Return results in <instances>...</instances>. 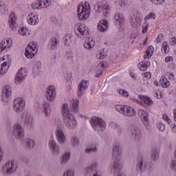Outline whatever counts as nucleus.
Instances as JSON below:
<instances>
[{
	"label": "nucleus",
	"mask_w": 176,
	"mask_h": 176,
	"mask_svg": "<svg viewBox=\"0 0 176 176\" xmlns=\"http://www.w3.org/2000/svg\"><path fill=\"white\" fill-rule=\"evenodd\" d=\"M62 115L65 126L70 130H74L77 126L76 118L70 113L67 104H63L62 107Z\"/></svg>",
	"instance_id": "obj_1"
},
{
	"label": "nucleus",
	"mask_w": 176,
	"mask_h": 176,
	"mask_svg": "<svg viewBox=\"0 0 176 176\" xmlns=\"http://www.w3.org/2000/svg\"><path fill=\"white\" fill-rule=\"evenodd\" d=\"M115 109L120 114L124 116L126 118H133L135 116L136 111L134 109L129 105H115Z\"/></svg>",
	"instance_id": "obj_2"
},
{
	"label": "nucleus",
	"mask_w": 176,
	"mask_h": 176,
	"mask_svg": "<svg viewBox=\"0 0 176 176\" xmlns=\"http://www.w3.org/2000/svg\"><path fill=\"white\" fill-rule=\"evenodd\" d=\"M92 129L96 131H103L106 129V122L102 118L92 117L89 120Z\"/></svg>",
	"instance_id": "obj_3"
},
{
	"label": "nucleus",
	"mask_w": 176,
	"mask_h": 176,
	"mask_svg": "<svg viewBox=\"0 0 176 176\" xmlns=\"http://www.w3.org/2000/svg\"><path fill=\"white\" fill-rule=\"evenodd\" d=\"M17 168L18 164H16V162L15 160H11L4 164L1 170L3 174L10 175L13 174Z\"/></svg>",
	"instance_id": "obj_4"
},
{
	"label": "nucleus",
	"mask_w": 176,
	"mask_h": 176,
	"mask_svg": "<svg viewBox=\"0 0 176 176\" xmlns=\"http://www.w3.org/2000/svg\"><path fill=\"white\" fill-rule=\"evenodd\" d=\"M25 100L23 98H16L14 100L12 109L16 113H20L25 110Z\"/></svg>",
	"instance_id": "obj_5"
},
{
	"label": "nucleus",
	"mask_w": 176,
	"mask_h": 176,
	"mask_svg": "<svg viewBox=\"0 0 176 176\" xmlns=\"http://www.w3.org/2000/svg\"><path fill=\"white\" fill-rule=\"evenodd\" d=\"M98 164L94 162L90 164L87 168L85 169V171L89 176H102V173L98 169Z\"/></svg>",
	"instance_id": "obj_6"
},
{
	"label": "nucleus",
	"mask_w": 176,
	"mask_h": 176,
	"mask_svg": "<svg viewBox=\"0 0 176 176\" xmlns=\"http://www.w3.org/2000/svg\"><path fill=\"white\" fill-rule=\"evenodd\" d=\"M129 23L131 27L137 28L142 25V19L140 17L138 10H135L131 13Z\"/></svg>",
	"instance_id": "obj_7"
},
{
	"label": "nucleus",
	"mask_w": 176,
	"mask_h": 176,
	"mask_svg": "<svg viewBox=\"0 0 176 176\" xmlns=\"http://www.w3.org/2000/svg\"><path fill=\"white\" fill-rule=\"evenodd\" d=\"M13 135L18 140H22L25 136V130L19 123L14 124L13 126Z\"/></svg>",
	"instance_id": "obj_8"
},
{
	"label": "nucleus",
	"mask_w": 176,
	"mask_h": 176,
	"mask_svg": "<svg viewBox=\"0 0 176 176\" xmlns=\"http://www.w3.org/2000/svg\"><path fill=\"white\" fill-rule=\"evenodd\" d=\"M90 8H86L84 6L78 7V17L79 20H87L89 17Z\"/></svg>",
	"instance_id": "obj_9"
},
{
	"label": "nucleus",
	"mask_w": 176,
	"mask_h": 176,
	"mask_svg": "<svg viewBox=\"0 0 176 176\" xmlns=\"http://www.w3.org/2000/svg\"><path fill=\"white\" fill-rule=\"evenodd\" d=\"M138 170L140 171L141 173L147 172L150 173L153 170V168L151 166L146 162L145 159H140L139 163H138L137 166Z\"/></svg>",
	"instance_id": "obj_10"
},
{
	"label": "nucleus",
	"mask_w": 176,
	"mask_h": 176,
	"mask_svg": "<svg viewBox=\"0 0 176 176\" xmlns=\"http://www.w3.org/2000/svg\"><path fill=\"white\" fill-rule=\"evenodd\" d=\"M1 98V102H6V104L10 102V98H12V87L10 85L3 87Z\"/></svg>",
	"instance_id": "obj_11"
},
{
	"label": "nucleus",
	"mask_w": 176,
	"mask_h": 176,
	"mask_svg": "<svg viewBox=\"0 0 176 176\" xmlns=\"http://www.w3.org/2000/svg\"><path fill=\"white\" fill-rule=\"evenodd\" d=\"M49 148L50 153H52L53 156H58V154H60V146L56 144V142L54 139L50 140Z\"/></svg>",
	"instance_id": "obj_12"
},
{
	"label": "nucleus",
	"mask_w": 176,
	"mask_h": 176,
	"mask_svg": "<svg viewBox=\"0 0 176 176\" xmlns=\"http://www.w3.org/2000/svg\"><path fill=\"white\" fill-rule=\"evenodd\" d=\"M45 97L47 100L52 102L55 100L56 97V89L54 85L50 86L46 89Z\"/></svg>",
	"instance_id": "obj_13"
},
{
	"label": "nucleus",
	"mask_w": 176,
	"mask_h": 176,
	"mask_svg": "<svg viewBox=\"0 0 176 176\" xmlns=\"http://www.w3.org/2000/svg\"><path fill=\"white\" fill-rule=\"evenodd\" d=\"M122 164L120 159H115V162L110 165V170L113 173H119L122 170Z\"/></svg>",
	"instance_id": "obj_14"
},
{
	"label": "nucleus",
	"mask_w": 176,
	"mask_h": 176,
	"mask_svg": "<svg viewBox=\"0 0 176 176\" xmlns=\"http://www.w3.org/2000/svg\"><path fill=\"white\" fill-rule=\"evenodd\" d=\"M75 32L80 38H81L80 35L82 36L89 35V30L87 28L86 25L83 23L78 26L77 30H76Z\"/></svg>",
	"instance_id": "obj_15"
},
{
	"label": "nucleus",
	"mask_w": 176,
	"mask_h": 176,
	"mask_svg": "<svg viewBox=\"0 0 176 176\" xmlns=\"http://www.w3.org/2000/svg\"><path fill=\"white\" fill-rule=\"evenodd\" d=\"M26 76V72L24 69H20L16 74V76H14V83L16 85H21L23 82H24Z\"/></svg>",
	"instance_id": "obj_16"
},
{
	"label": "nucleus",
	"mask_w": 176,
	"mask_h": 176,
	"mask_svg": "<svg viewBox=\"0 0 176 176\" xmlns=\"http://www.w3.org/2000/svg\"><path fill=\"white\" fill-rule=\"evenodd\" d=\"M122 148L119 144H114L113 147V159L120 160L122 159Z\"/></svg>",
	"instance_id": "obj_17"
},
{
	"label": "nucleus",
	"mask_w": 176,
	"mask_h": 176,
	"mask_svg": "<svg viewBox=\"0 0 176 176\" xmlns=\"http://www.w3.org/2000/svg\"><path fill=\"white\" fill-rule=\"evenodd\" d=\"M12 47V42L10 38L4 39L0 43V54L8 51Z\"/></svg>",
	"instance_id": "obj_18"
},
{
	"label": "nucleus",
	"mask_w": 176,
	"mask_h": 176,
	"mask_svg": "<svg viewBox=\"0 0 176 176\" xmlns=\"http://www.w3.org/2000/svg\"><path fill=\"white\" fill-rule=\"evenodd\" d=\"M88 85H89V82L87 80H82V82L79 83L78 89V97H80L86 92L87 89H88Z\"/></svg>",
	"instance_id": "obj_19"
},
{
	"label": "nucleus",
	"mask_w": 176,
	"mask_h": 176,
	"mask_svg": "<svg viewBox=\"0 0 176 176\" xmlns=\"http://www.w3.org/2000/svg\"><path fill=\"white\" fill-rule=\"evenodd\" d=\"M139 116L142 120L144 126L148 127L149 126V120H148V113L145 110H140L139 111Z\"/></svg>",
	"instance_id": "obj_20"
},
{
	"label": "nucleus",
	"mask_w": 176,
	"mask_h": 176,
	"mask_svg": "<svg viewBox=\"0 0 176 176\" xmlns=\"http://www.w3.org/2000/svg\"><path fill=\"white\" fill-rule=\"evenodd\" d=\"M34 47H32L31 45H29L26 47V49H25V56L27 58H29V59H32L35 56V45H33Z\"/></svg>",
	"instance_id": "obj_21"
},
{
	"label": "nucleus",
	"mask_w": 176,
	"mask_h": 176,
	"mask_svg": "<svg viewBox=\"0 0 176 176\" xmlns=\"http://www.w3.org/2000/svg\"><path fill=\"white\" fill-rule=\"evenodd\" d=\"M27 20L30 25H36L39 22L38 16L33 13H30L29 15H28Z\"/></svg>",
	"instance_id": "obj_22"
},
{
	"label": "nucleus",
	"mask_w": 176,
	"mask_h": 176,
	"mask_svg": "<svg viewBox=\"0 0 176 176\" xmlns=\"http://www.w3.org/2000/svg\"><path fill=\"white\" fill-rule=\"evenodd\" d=\"M56 135L59 144H63L65 143L67 138H65L63 131L61 129L56 130Z\"/></svg>",
	"instance_id": "obj_23"
},
{
	"label": "nucleus",
	"mask_w": 176,
	"mask_h": 176,
	"mask_svg": "<svg viewBox=\"0 0 176 176\" xmlns=\"http://www.w3.org/2000/svg\"><path fill=\"white\" fill-rule=\"evenodd\" d=\"M108 28H109V24L108 23V21L107 20H101L99 21V23L98 25V30L100 32H104L108 30Z\"/></svg>",
	"instance_id": "obj_24"
},
{
	"label": "nucleus",
	"mask_w": 176,
	"mask_h": 176,
	"mask_svg": "<svg viewBox=\"0 0 176 176\" xmlns=\"http://www.w3.org/2000/svg\"><path fill=\"white\" fill-rule=\"evenodd\" d=\"M131 134L134 136L135 140H140L142 138V131L137 126H134L131 129Z\"/></svg>",
	"instance_id": "obj_25"
},
{
	"label": "nucleus",
	"mask_w": 176,
	"mask_h": 176,
	"mask_svg": "<svg viewBox=\"0 0 176 176\" xmlns=\"http://www.w3.org/2000/svg\"><path fill=\"white\" fill-rule=\"evenodd\" d=\"M98 12H102L104 16H107L110 13L111 6L109 4L99 6L98 7Z\"/></svg>",
	"instance_id": "obj_26"
},
{
	"label": "nucleus",
	"mask_w": 176,
	"mask_h": 176,
	"mask_svg": "<svg viewBox=\"0 0 176 176\" xmlns=\"http://www.w3.org/2000/svg\"><path fill=\"white\" fill-rule=\"evenodd\" d=\"M70 157L71 154L69 152L63 153V155L60 157V164H61L63 166H65L70 160Z\"/></svg>",
	"instance_id": "obj_27"
},
{
	"label": "nucleus",
	"mask_w": 176,
	"mask_h": 176,
	"mask_svg": "<svg viewBox=\"0 0 176 176\" xmlns=\"http://www.w3.org/2000/svg\"><path fill=\"white\" fill-rule=\"evenodd\" d=\"M139 99L141 100V102H144L147 107H151L153 104V100L150 98L139 96Z\"/></svg>",
	"instance_id": "obj_28"
},
{
	"label": "nucleus",
	"mask_w": 176,
	"mask_h": 176,
	"mask_svg": "<svg viewBox=\"0 0 176 176\" xmlns=\"http://www.w3.org/2000/svg\"><path fill=\"white\" fill-rule=\"evenodd\" d=\"M96 45V41L93 40V38H89L88 40L85 41L84 44V47L85 49L91 50Z\"/></svg>",
	"instance_id": "obj_29"
},
{
	"label": "nucleus",
	"mask_w": 176,
	"mask_h": 176,
	"mask_svg": "<svg viewBox=\"0 0 176 176\" xmlns=\"http://www.w3.org/2000/svg\"><path fill=\"white\" fill-rule=\"evenodd\" d=\"M10 65H7L6 62H3V64H1L0 62V76H2L4 74L8 71Z\"/></svg>",
	"instance_id": "obj_30"
},
{
	"label": "nucleus",
	"mask_w": 176,
	"mask_h": 176,
	"mask_svg": "<svg viewBox=\"0 0 176 176\" xmlns=\"http://www.w3.org/2000/svg\"><path fill=\"white\" fill-rule=\"evenodd\" d=\"M51 107H50V104L48 102H45L43 104V113H45V117H49L50 116L51 114Z\"/></svg>",
	"instance_id": "obj_31"
},
{
	"label": "nucleus",
	"mask_w": 176,
	"mask_h": 176,
	"mask_svg": "<svg viewBox=\"0 0 176 176\" xmlns=\"http://www.w3.org/2000/svg\"><path fill=\"white\" fill-rule=\"evenodd\" d=\"M158 158H159V150L157 148H154L151 151V159L153 161H155Z\"/></svg>",
	"instance_id": "obj_32"
},
{
	"label": "nucleus",
	"mask_w": 176,
	"mask_h": 176,
	"mask_svg": "<svg viewBox=\"0 0 176 176\" xmlns=\"http://www.w3.org/2000/svg\"><path fill=\"white\" fill-rule=\"evenodd\" d=\"M58 44V42L56 38L53 37L52 38H50V48L52 50H54L57 49Z\"/></svg>",
	"instance_id": "obj_33"
},
{
	"label": "nucleus",
	"mask_w": 176,
	"mask_h": 176,
	"mask_svg": "<svg viewBox=\"0 0 176 176\" xmlns=\"http://www.w3.org/2000/svg\"><path fill=\"white\" fill-rule=\"evenodd\" d=\"M72 36L71 34H67L63 37V41L65 43V46H70V44L72 42Z\"/></svg>",
	"instance_id": "obj_34"
},
{
	"label": "nucleus",
	"mask_w": 176,
	"mask_h": 176,
	"mask_svg": "<svg viewBox=\"0 0 176 176\" xmlns=\"http://www.w3.org/2000/svg\"><path fill=\"white\" fill-rule=\"evenodd\" d=\"M114 19L117 23H120V25H122L124 23V16L121 13H117L114 16Z\"/></svg>",
	"instance_id": "obj_35"
},
{
	"label": "nucleus",
	"mask_w": 176,
	"mask_h": 176,
	"mask_svg": "<svg viewBox=\"0 0 176 176\" xmlns=\"http://www.w3.org/2000/svg\"><path fill=\"white\" fill-rule=\"evenodd\" d=\"M16 18L14 15V14H10L9 16V23H10V27L14 28H15V23H16Z\"/></svg>",
	"instance_id": "obj_36"
},
{
	"label": "nucleus",
	"mask_w": 176,
	"mask_h": 176,
	"mask_svg": "<svg viewBox=\"0 0 176 176\" xmlns=\"http://www.w3.org/2000/svg\"><path fill=\"white\" fill-rule=\"evenodd\" d=\"M72 147H78L80 145V140L77 136H73L71 139Z\"/></svg>",
	"instance_id": "obj_37"
},
{
	"label": "nucleus",
	"mask_w": 176,
	"mask_h": 176,
	"mask_svg": "<svg viewBox=\"0 0 176 176\" xmlns=\"http://www.w3.org/2000/svg\"><path fill=\"white\" fill-rule=\"evenodd\" d=\"M22 119L25 122H30L32 120V116L27 112H24L22 113Z\"/></svg>",
	"instance_id": "obj_38"
},
{
	"label": "nucleus",
	"mask_w": 176,
	"mask_h": 176,
	"mask_svg": "<svg viewBox=\"0 0 176 176\" xmlns=\"http://www.w3.org/2000/svg\"><path fill=\"white\" fill-rule=\"evenodd\" d=\"M150 66V63L148 61L140 63L139 67L142 71H146Z\"/></svg>",
	"instance_id": "obj_39"
},
{
	"label": "nucleus",
	"mask_w": 176,
	"mask_h": 176,
	"mask_svg": "<svg viewBox=\"0 0 176 176\" xmlns=\"http://www.w3.org/2000/svg\"><path fill=\"white\" fill-rule=\"evenodd\" d=\"M35 146V142L32 139H27L26 140V148L28 149H30L34 148Z\"/></svg>",
	"instance_id": "obj_40"
},
{
	"label": "nucleus",
	"mask_w": 176,
	"mask_h": 176,
	"mask_svg": "<svg viewBox=\"0 0 176 176\" xmlns=\"http://www.w3.org/2000/svg\"><path fill=\"white\" fill-rule=\"evenodd\" d=\"M98 148L96 144L89 146L87 148H85V153H91V152H97Z\"/></svg>",
	"instance_id": "obj_41"
},
{
	"label": "nucleus",
	"mask_w": 176,
	"mask_h": 176,
	"mask_svg": "<svg viewBox=\"0 0 176 176\" xmlns=\"http://www.w3.org/2000/svg\"><path fill=\"white\" fill-rule=\"evenodd\" d=\"M153 46H149L148 48H147V50L146 52V54H144V56H147V58H150L153 54Z\"/></svg>",
	"instance_id": "obj_42"
},
{
	"label": "nucleus",
	"mask_w": 176,
	"mask_h": 176,
	"mask_svg": "<svg viewBox=\"0 0 176 176\" xmlns=\"http://www.w3.org/2000/svg\"><path fill=\"white\" fill-rule=\"evenodd\" d=\"M160 82L163 88H168L170 85V82L166 77H163L162 80H161Z\"/></svg>",
	"instance_id": "obj_43"
},
{
	"label": "nucleus",
	"mask_w": 176,
	"mask_h": 176,
	"mask_svg": "<svg viewBox=\"0 0 176 176\" xmlns=\"http://www.w3.org/2000/svg\"><path fill=\"white\" fill-rule=\"evenodd\" d=\"M162 50L164 51V53L165 54L168 53L170 48L167 41H163Z\"/></svg>",
	"instance_id": "obj_44"
},
{
	"label": "nucleus",
	"mask_w": 176,
	"mask_h": 176,
	"mask_svg": "<svg viewBox=\"0 0 176 176\" xmlns=\"http://www.w3.org/2000/svg\"><path fill=\"white\" fill-rule=\"evenodd\" d=\"M113 128L118 132V135H120L122 133V128L120 125H118L116 123H113Z\"/></svg>",
	"instance_id": "obj_45"
},
{
	"label": "nucleus",
	"mask_w": 176,
	"mask_h": 176,
	"mask_svg": "<svg viewBox=\"0 0 176 176\" xmlns=\"http://www.w3.org/2000/svg\"><path fill=\"white\" fill-rule=\"evenodd\" d=\"M157 128L159 129L160 131L163 132L165 130V124L162 123V122H157Z\"/></svg>",
	"instance_id": "obj_46"
},
{
	"label": "nucleus",
	"mask_w": 176,
	"mask_h": 176,
	"mask_svg": "<svg viewBox=\"0 0 176 176\" xmlns=\"http://www.w3.org/2000/svg\"><path fill=\"white\" fill-rule=\"evenodd\" d=\"M63 176H74V171L72 169H68L67 171L63 173Z\"/></svg>",
	"instance_id": "obj_47"
},
{
	"label": "nucleus",
	"mask_w": 176,
	"mask_h": 176,
	"mask_svg": "<svg viewBox=\"0 0 176 176\" xmlns=\"http://www.w3.org/2000/svg\"><path fill=\"white\" fill-rule=\"evenodd\" d=\"M118 94H120L123 97H129V94L124 89H120Z\"/></svg>",
	"instance_id": "obj_48"
},
{
	"label": "nucleus",
	"mask_w": 176,
	"mask_h": 176,
	"mask_svg": "<svg viewBox=\"0 0 176 176\" xmlns=\"http://www.w3.org/2000/svg\"><path fill=\"white\" fill-rule=\"evenodd\" d=\"M19 32L20 35L25 36L26 35V32H28V29L23 26L19 30Z\"/></svg>",
	"instance_id": "obj_49"
},
{
	"label": "nucleus",
	"mask_w": 176,
	"mask_h": 176,
	"mask_svg": "<svg viewBox=\"0 0 176 176\" xmlns=\"http://www.w3.org/2000/svg\"><path fill=\"white\" fill-rule=\"evenodd\" d=\"M170 169L173 171H176V160L173 159L170 163Z\"/></svg>",
	"instance_id": "obj_50"
},
{
	"label": "nucleus",
	"mask_w": 176,
	"mask_h": 176,
	"mask_svg": "<svg viewBox=\"0 0 176 176\" xmlns=\"http://www.w3.org/2000/svg\"><path fill=\"white\" fill-rule=\"evenodd\" d=\"M72 106L73 110L75 112H78V101H76V102H73Z\"/></svg>",
	"instance_id": "obj_51"
},
{
	"label": "nucleus",
	"mask_w": 176,
	"mask_h": 176,
	"mask_svg": "<svg viewBox=\"0 0 176 176\" xmlns=\"http://www.w3.org/2000/svg\"><path fill=\"white\" fill-rule=\"evenodd\" d=\"M149 24L148 23H144L142 25L143 30L142 32L143 34H145L146 32H148V28Z\"/></svg>",
	"instance_id": "obj_52"
},
{
	"label": "nucleus",
	"mask_w": 176,
	"mask_h": 176,
	"mask_svg": "<svg viewBox=\"0 0 176 176\" xmlns=\"http://www.w3.org/2000/svg\"><path fill=\"white\" fill-rule=\"evenodd\" d=\"M154 5H162L164 3L165 0H151Z\"/></svg>",
	"instance_id": "obj_53"
},
{
	"label": "nucleus",
	"mask_w": 176,
	"mask_h": 176,
	"mask_svg": "<svg viewBox=\"0 0 176 176\" xmlns=\"http://www.w3.org/2000/svg\"><path fill=\"white\" fill-rule=\"evenodd\" d=\"M163 120H165L167 123L169 124H171V120L168 118V116L167 114H164L162 116Z\"/></svg>",
	"instance_id": "obj_54"
},
{
	"label": "nucleus",
	"mask_w": 176,
	"mask_h": 176,
	"mask_svg": "<svg viewBox=\"0 0 176 176\" xmlns=\"http://www.w3.org/2000/svg\"><path fill=\"white\" fill-rule=\"evenodd\" d=\"M155 13L151 12V13L148 14V15H147L146 17H144V20H149L151 19H155Z\"/></svg>",
	"instance_id": "obj_55"
},
{
	"label": "nucleus",
	"mask_w": 176,
	"mask_h": 176,
	"mask_svg": "<svg viewBox=\"0 0 176 176\" xmlns=\"http://www.w3.org/2000/svg\"><path fill=\"white\" fill-rule=\"evenodd\" d=\"M104 64H106V62L99 63L98 65V70L102 72L104 67Z\"/></svg>",
	"instance_id": "obj_56"
},
{
	"label": "nucleus",
	"mask_w": 176,
	"mask_h": 176,
	"mask_svg": "<svg viewBox=\"0 0 176 176\" xmlns=\"http://www.w3.org/2000/svg\"><path fill=\"white\" fill-rule=\"evenodd\" d=\"M169 43L170 46H175L176 45V37H173L170 38Z\"/></svg>",
	"instance_id": "obj_57"
},
{
	"label": "nucleus",
	"mask_w": 176,
	"mask_h": 176,
	"mask_svg": "<svg viewBox=\"0 0 176 176\" xmlns=\"http://www.w3.org/2000/svg\"><path fill=\"white\" fill-rule=\"evenodd\" d=\"M40 1H36L35 3H32V8H33V10H38V5H39V3Z\"/></svg>",
	"instance_id": "obj_58"
},
{
	"label": "nucleus",
	"mask_w": 176,
	"mask_h": 176,
	"mask_svg": "<svg viewBox=\"0 0 176 176\" xmlns=\"http://www.w3.org/2000/svg\"><path fill=\"white\" fill-rule=\"evenodd\" d=\"M43 2V6L49 8L52 5V0H45Z\"/></svg>",
	"instance_id": "obj_59"
},
{
	"label": "nucleus",
	"mask_w": 176,
	"mask_h": 176,
	"mask_svg": "<svg viewBox=\"0 0 176 176\" xmlns=\"http://www.w3.org/2000/svg\"><path fill=\"white\" fill-rule=\"evenodd\" d=\"M166 75L169 78L170 80H175V74H173L171 72H167Z\"/></svg>",
	"instance_id": "obj_60"
},
{
	"label": "nucleus",
	"mask_w": 176,
	"mask_h": 176,
	"mask_svg": "<svg viewBox=\"0 0 176 176\" xmlns=\"http://www.w3.org/2000/svg\"><path fill=\"white\" fill-rule=\"evenodd\" d=\"M38 10L47 8L46 6H44V2H43L42 1H40V2H38Z\"/></svg>",
	"instance_id": "obj_61"
},
{
	"label": "nucleus",
	"mask_w": 176,
	"mask_h": 176,
	"mask_svg": "<svg viewBox=\"0 0 176 176\" xmlns=\"http://www.w3.org/2000/svg\"><path fill=\"white\" fill-rule=\"evenodd\" d=\"M163 41V36L162 34H159L156 38V43H160Z\"/></svg>",
	"instance_id": "obj_62"
},
{
	"label": "nucleus",
	"mask_w": 176,
	"mask_h": 176,
	"mask_svg": "<svg viewBox=\"0 0 176 176\" xmlns=\"http://www.w3.org/2000/svg\"><path fill=\"white\" fill-rule=\"evenodd\" d=\"M142 76H143L144 78H147V79L151 78V74H150V72H144V73L142 74Z\"/></svg>",
	"instance_id": "obj_63"
},
{
	"label": "nucleus",
	"mask_w": 176,
	"mask_h": 176,
	"mask_svg": "<svg viewBox=\"0 0 176 176\" xmlns=\"http://www.w3.org/2000/svg\"><path fill=\"white\" fill-rule=\"evenodd\" d=\"M105 57L106 56L103 52H100L97 55V58L100 60H103Z\"/></svg>",
	"instance_id": "obj_64"
}]
</instances>
